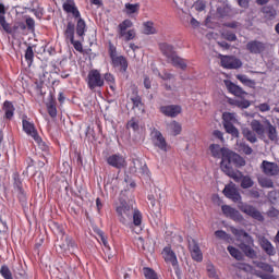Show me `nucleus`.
Listing matches in <instances>:
<instances>
[{"instance_id":"obj_1","label":"nucleus","mask_w":279,"mask_h":279,"mask_svg":"<svg viewBox=\"0 0 279 279\" xmlns=\"http://www.w3.org/2000/svg\"><path fill=\"white\" fill-rule=\"evenodd\" d=\"M231 232L235 236L239 243L238 247L244 256L252 260H256V258H258V253L254 250V238H252V235H250L245 230L236 229L234 227H231Z\"/></svg>"},{"instance_id":"obj_2","label":"nucleus","mask_w":279,"mask_h":279,"mask_svg":"<svg viewBox=\"0 0 279 279\" xmlns=\"http://www.w3.org/2000/svg\"><path fill=\"white\" fill-rule=\"evenodd\" d=\"M241 167H245V159L236 154L234 150L227 149L223 153L222 159L220 161V169L225 172L228 178L234 175L236 173L235 169H241Z\"/></svg>"},{"instance_id":"obj_3","label":"nucleus","mask_w":279,"mask_h":279,"mask_svg":"<svg viewBox=\"0 0 279 279\" xmlns=\"http://www.w3.org/2000/svg\"><path fill=\"white\" fill-rule=\"evenodd\" d=\"M116 213L118 215L120 223H123V226H130V223H132L134 207L130 205V203H128L125 199H119V204L116 207Z\"/></svg>"},{"instance_id":"obj_4","label":"nucleus","mask_w":279,"mask_h":279,"mask_svg":"<svg viewBox=\"0 0 279 279\" xmlns=\"http://www.w3.org/2000/svg\"><path fill=\"white\" fill-rule=\"evenodd\" d=\"M87 86L89 90H97V88H104L105 82L101 72L97 69H93L87 74Z\"/></svg>"},{"instance_id":"obj_5","label":"nucleus","mask_w":279,"mask_h":279,"mask_svg":"<svg viewBox=\"0 0 279 279\" xmlns=\"http://www.w3.org/2000/svg\"><path fill=\"white\" fill-rule=\"evenodd\" d=\"M65 40H69L73 45L75 51L82 53L84 48L82 41L75 40V23L72 21L68 22L65 31L63 32Z\"/></svg>"},{"instance_id":"obj_6","label":"nucleus","mask_w":279,"mask_h":279,"mask_svg":"<svg viewBox=\"0 0 279 279\" xmlns=\"http://www.w3.org/2000/svg\"><path fill=\"white\" fill-rule=\"evenodd\" d=\"M13 190L17 193L19 202L22 206H25L27 204V193L25 192V189H23V181L17 172L13 173Z\"/></svg>"},{"instance_id":"obj_7","label":"nucleus","mask_w":279,"mask_h":279,"mask_svg":"<svg viewBox=\"0 0 279 279\" xmlns=\"http://www.w3.org/2000/svg\"><path fill=\"white\" fill-rule=\"evenodd\" d=\"M238 208L241 210V213H244V215L252 217V219H255L256 221H265L263 214L257 210L256 207L248 205L247 203H240Z\"/></svg>"},{"instance_id":"obj_8","label":"nucleus","mask_w":279,"mask_h":279,"mask_svg":"<svg viewBox=\"0 0 279 279\" xmlns=\"http://www.w3.org/2000/svg\"><path fill=\"white\" fill-rule=\"evenodd\" d=\"M22 128L25 134L31 136L35 143H40V135L38 134V130L36 129L34 122H29V120H27V116H23Z\"/></svg>"},{"instance_id":"obj_9","label":"nucleus","mask_w":279,"mask_h":279,"mask_svg":"<svg viewBox=\"0 0 279 279\" xmlns=\"http://www.w3.org/2000/svg\"><path fill=\"white\" fill-rule=\"evenodd\" d=\"M222 193L225 197L231 199L232 202H234V204H243V202H241V193H239V190L236 189V185L234 183L226 185Z\"/></svg>"},{"instance_id":"obj_10","label":"nucleus","mask_w":279,"mask_h":279,"mask_svg":"<svg viewBox=\"0 0 279 279\" xmlns=\"http://www.w3.org/2000/svg\"><path fill=\"white\" fill-rule=\"evenodd\" d=\"M229 178L234 180V182H241L240 186L241 189H252L254 186V180H252L251 175H245L243 172L236 170L233 174H231Z\"/></svg>"},{"instance_id":"obj_11","label":"nucleus","mask_w":279,"mask_h":279,"mask_svg":"<svg viewBox=\"0 0 279 279\" xmlns=\"http://www.w3.org/2000/svg\"><path fill=\"white\" fill-rule=\"evenodd\" d=\"M0 29H3L5 34H10L11 36H16V34L25 32L27 26L23 22H16L13 26H10V23L7 21L0 25Z\"/></svg>"},{"instance_id":"obj_12","label":"nucleus","mask_w":279,"mask_h":279,"mask_svg":"<svg viewBox=\"0 0 279 279\" xmlns=\"http://www.w3.org/2000/svg\"><path fill=\"white\" fill-rule=\"evenodd\" d=\"M129 171L133 175H147L149 168H147V165L141 161V159H133Z\"/></svg>"},{"instance_id":"obj_13","label":"nucleus","mask_w":279,"mask_h":279,"mask_svg":"<svg viewBox=\"0 0 279 279\" xmlns=\"http://www.w3.org/2000/svg\"><path fill=\"white\" fill-rule=\"evenodd\" d=\"M159 112L163 114V117H168L169 119H175L179 114H182V106L180 105H166L159 108Z\"/></svg>"},{"instance_id":"obj_14","label":"nucleus","mask_w":279,"mask_h":279,"mask_svg":"<svg viewBox=\"0 0 279 279\" xmlns=\"http://www.w3.org/2000/svg\"><path fill=\"white\" fill-rule=\"evenodd\" d=\"M107 165L109 167H113V169H125L128 167V161H125V157L121 154H113L107 157Z\"/></svg>"},{"instance_id":"obj_15","label":"nucleus","mask_w":279,"mask_h":279,"mask_svg":"<svg viewBox=\"0 0 279 279\" xmlns=\"http://www.w3.org/2000/svg\"><path fill=\"white\" fill-rule=\"evenodd\" d=\"M220 62L223 69H241L243 66L241 59L233 56H223Z\"/></svg>"},{"instance_id":"obj_16","label":"nucleus","mask_w":279,"mask_h":279,"mask_svg":"<svg viewBox=\"0 0 279 279\" xmlns=\"http://www.w3.org/2000/svg\"><path fill=\"white\" fill-rule=\"evenodd\" d=\"M151 141L155 147H158L161 151H167V140L159 130L151 131Z\"/></svg>"},{"instance_id":"obj_17","label":"nucleus","mask_w":279,"mask_h":279,"mask_svg":"<svg viewBox=\"0 0 279 279\" xmlns=\"http://www.w3.org/2000/svg\"><path fill=\"white\" fill-rule=\"evenodd\" d=\"M260 169L265 175L268 178H274L279 174L278 163L264 160L262 162Z\"/></svg>"},{"instance_id":"obj_18","label":"nucleus","mask_w":279,"mask_h":279,"mask_svg":"<svg viewBox=\"0 0 279 279\" xmlns=\"http://www.w3.org/2000/svg\"><path fill=\"white\" fill-rule=\"evenodd\" d=\"M130 63L128 62V58L124 56H118L111 59V66L117 69L120 73H128V66Z\"/></svg>"},{"instance_id":"obj_19","label":"nucleus","mask_w":279,"mask_h":279,"mask_svg":"<svg viewBox=\"0 0 279 279\" xmlns=\"http://www.w3.org/2000/svg\"><path fill=\"white\" fill-rule=\"evenodd\" d=\"M189 250H190L191 257L196 263H202V260H204V254H202V248H199V244H197V241L195 240L189 241Z\"/></svg>"},{"instance_id":"obj_20","label":"nucleus","mask_w":279,"mask_h":279,"mask_svg":"<svg viewBox=\"0 0 279 279\" xmlns=\"http://www.w3.org/2000/svg\"><path fill=\"white\" fill-rule=\"evenodd\" d=\"M62 8L66 14H72L75 21H77V19H82V13H80V9H77L74 0H66V2L63 3Z\"/></svg>"},{"instance_id":"obj_21","label":"nucleus","mask_w":279,"mask_h":279,"mask_svg":"<svg viewBox=\"0 0 279 279\" xmlns=\"http://www.w3.org/2000/svg\"><path fill=\"white\" fill-rule=\"evenodd\" d=\"M267 49L265 46V43L258 41V40H251L246 44V51L258 56L259 53H263Z\"/></svg>"},{"instance_id":"obj_22","label":"nucleus","mask_w":279,"mask_h":279,"mask_svg":"<svg viewBox=\"0 0 279 279\" xmlns=\"http://www.w3.org/2000/svg\"><path fill=\"white\" fill-rule=\"evenodd\" d=\"M158 47L162 56H165V58L167 59V62L178 53L175 51V47H173V45L171 44L160 43L158 44Z\"/></svg>"},{"instance_id":"obj_23","label":"nucleus","mask_w":279,"mask_h":279,"mask_svg":"<svg viewBox=\"0 0 279 279\" xmlns=\"http://www.w3.org/2000/svg\"><path fill=\"white\" fill-rule=\"evenodd\" d=\"M162 256L166 263H170L172 267L178 266V256L175 255V252L171 248V246H165L162 250Z\"/></svg>"},{"instance_id":"obj_24","label":"nucleus","mask_w":279,"mask_h":279,"mask_svg":"<svg viewBox=\"0 0 279 279\" xmlns=\"http://www.w3.org/2000/svg\"><path fill=\"white\" fill-rule=\"evenodd\" d=\"M225 85L231 95H234L235 97H245L247 93L241 88V86L232 83V81H225Z\"/></svg>"},{"instance_id":"obj_25","label":"nucleus","mask_w":279,"mask_h":279,"mask_svg":"<svg viewBox=\"0 0 279 279\" xmlns=\"http://www.w3.org/2000/svg\"><path fill=\"white\" fill-rule=\"evenodd\" d=\"M265 134H267V137L269 141L276 142L278 141V130L269 120H265Z\"/></svg>"},{"instance_id":"obj_26","label":"nucleus","mask_w":279,"mask_h":279,"mask_svg":"<svg viewBox=\"0 0 279 279\" xmlns=\"http://www.w3.org/2000/svg\"><path fill=\"white\" fill-rule=\"evenodd\" d=\"M76 29V36H78V38H82V40H84V36H86V32H88V28L86 26V21H84V19L78 17L76 20V28L74 25V32Z\"/></svg>"},{"instance_id":"obj_27","label":"nucleus","mask_w":279,"mask_h":279,"mask_svg":"<svg viewBox=\"0 0 279 279\" xmlns=\"http://www.w3.org/2000/svg\"><path fill=\"white\" fill-rule=\"evenodd\" d=\"M259 245L262 250L265 251V254H267V256H276V248L274 247L271 242L267 240V238H262L259 240Z\"/></svg>"},{"instance_id":"obj_28","label":"nucleus","mask_w":279,"mask_h":279,"mask_svg":"<svg viewBox=\"0 0 279 279\" xmlns=\"http://www.w3.org/2000/svg\"><path fill=\"white\" fill-rule=\"evenodd\" d=\"M167 62L169 64H172V66H175V69H181L182 71H186V66H187L186 60L178 56V52Z\"/></svg>"},{"instance_id":"obj_29","label":"nucleus","mask_w":279,"mask_h":279,"mask_svg":"<svg viewBox=\"0 0 279 279\" xmlns=\"http://www.w3.org/2000/svg\"><path fill=\"white\" fill-rule=\"evenodd\" d=\"M209 151L213 156V158H221L223 159V154L228 151L227 147H221L219 144H211L209 146Z\"/></svg>"},{"instance_id":"obj_30","label":"nucleus","mask_w":279,"mask_h":279,"mask_svg":"<svg viewBox=\"0 0 279 279\" xmlns=\"http://www.w3.org/2000/svg\"><path fill=\"white\" fill-rule=\"evenodd\" d=\"M2 110L4 112V119H8L9 121H12L14 117V111L16 108H14V105L12 101L5 100L2 106Z\"/></svg>"},{"instance_id":"obj_31","label":"nucleus","mask_w":279,"mask_h":279,"mask_svg":"<svg viewBox=\"0 0 279 279\" xmlns=\"http://www.w3.org/2000/svg\"><path fill=\"white\" fill-rule=\"evenodd\" d=\"M251 130H253L259 138L265 136L266 124L260 123L259 120H252Z\"/></svg>"},{"instance_id":"obj_32","label":"nucleus","mask_w":279,"mask_h":279,"mask_svg":"<svg viewBox=\"0 0 279 279\" xmlns=\"http://www.w3.org/2000/svg\"><path fill=\"white\" fill-rule=\"evenodd\" d=\"M262 14L266 21H274L276 16L278 15V12L276 9L271 5H266L262 8Z\"/></svg>"},{"instance_id":"obj_33","label":"nucleus","mask_w":279,"mask_h":279,"mask_svg":"<svg viewBox=\"0 0 279 279\" xmlns=\"http://www.w3.org/2000/svg\"><path fill=\"white\" fill-rule=\"evenodd\" d=\"M134 23H132V20H124L122 23L118 25V34L119 36H125V32L130 29V27H133Z\"/></svg>"},{"instance_id":"obj_34","label":"nucleus","mask_w":279,"mask_h":279,"mask_svg":"<svg viewBox=\"0 0 279 279\" xmlns=\"http://www.w3.org/2000/svg\"><path fill=\"white\" fill-rule=\"evenodd\" d=\"M242 135L248 141V143H257L258 137H256V133L250 128L242 129Z\"/></svg>"},{"instance_id":"obj_35","label":"nucleus","mask_w":279,"mask_h":279,"mask_svg":"<svg viewBox=\"0 0 279 279\" xmlns=\"http://www.w3.org/2000/svg\"><path fill=\"white\" fill-rule=\"evenodd\" d=\"M235 77L241 84H244V86H247L248 88H254L256 86V81L247 78V75L245 74H238Z\"/></svg>"},{"instance_id":"obj_36","label":"nucleus","mask_w":279,"mask_h":279,"mask_svg":"<svg viewBox=\"0 0 279 279\" xmlns=\"http://www.w3.org/2000/svg\"><path fill=\"white\" fill-rule=\"evenodd\" d=\"M143 27H144V34L146 36H151L154 34H158V29H156V27L154 26V22L148 21V22H144L143 23Z\"/></svg>"},{"instance_id":"obj_37","label":"nucleus","mask_w":279,"mask_h":279,"mask_svg":"<svg viewBox=\"0 0 279 279\" xmlns=\"http://www.w3.org/2000/svg\"><path fill=\"white\" fill-rule=\"evenodd\" d=\"M125 8V14H128L129 16H132V14H138V12L141 11V4L140 3H125L124 5Z\"/></svg>"},{"instance_id":"obj_38","label":"nucleus","mask_w":279,"mask_h":279,"mask_svg":"<svg viewBox=\"0 0 279 279\" xmlns=\"http://www.w3.org/2000/svg\"><path fill=\"white\" fill-rule=\"evenodd\" d=\"M223 128H225L227 134H231V136H233V138H239V129H236V126H234V124L223 123Z\"/></svg>"},{"instance_id":"obj_39","label":"nucleus","mask_w":279,"mask_h":279,"mask_svg":"<svg viewBox=\"0 0 279 279\" xmlns=\"http://www.w3.org/2000/svg\"><path fill=\"white\" fill-rule=\"evenodd\" d=\"M227 250H228L230 256L235 258V260H243V253L239 248H236L234 246H228Z\"/></svg>"},{"instance_id":"obj_40","label":"nucleus","mask_w":279,"mask_h":279,"mask_svg":"<svg viewBox=\"0 0 279 279\" xmlns=\"http://www.w3.org/2000/svg\"><path fill=\"white\" fill-rule=\"evenodd\" d=\"M104 82L109 85V88H111L113 92L116 90L117 82L114 80V75L112 73H105L104 75Z\"/></svg>"},{"instance_id":"obj_41","label":"nucleus","mask_w":279,"mask_h":279,"mask_svg":"<svg viewBox=\"0 0 279 279\" xmlns=\"http://www.w3.org/2000/svg\"><path fill=\"white\" fill-rule=\"evenodd\" d=\"M172 136H179V134H182V124H180L178 121H172L169 125Z\"/></svg>"},{"instance_id":"obj_42","label":"nucleus","mask_w":279,"mask_h":279,"mask_svg":"<svg viewBox=\"0 0 279 279\" xmlns=\"http://www.w3.org/2000/svg\"><path fill=\"white\" fill-rule=\"evenodd\" d=\"M24 58H25L28 66H32V64L34 63V47L33 46H28L26 48Z\"/></svg>"},{"instance_id":"obj_43","label":"nucleus","mask_w":279,"mask_h":279,"mask_svg":"<svg viewBox=\"0 0 279 279\" xmlns=\"http://www.w3.org/2000/svg\"><path fill=\"white\" fill-rule=\"evenodd\" d=\"M215 236L216 239H220V241H226V243H230V241H232V236L223 230L215 231Z\"/></svg>"},{"instance_id":"obj_44","label":"nucleus","mask_w":279,"mask_h":279,"mask_svg":"<svg viewBox=\"0 0 279 279\" xmlns=\"http://www.w3.org/2000/svg\"><path fill=\"white\" fill-rule=\"evenodd\" d=\"M0 275L3 279H14V276L12 275V270H10V267L8 265H2L0 268Z\"/></svg>"},{"instance_id":"obj_45","label":"nucleus","mask_w":279,"mask_h":279,"mask_svg":"<svg viewBox=\"0 0 279 279\" xmlns=\"http://www.w3.org/2000/svg\"><path fill=\"white\" fill-rule=\"evenodd\" d=\"M132 219H133L134 226L136 227L141 226V223H143V214H141V210L138 209L133 210Z\"/></svg>"},{"instance_id":"obj_46","label":"nucleus","mask_w":279,"mask_h":279,"mask_svg":"<svg viewBox=\"0 0 279 279\" xmlns=\"http://www.w3.org/2000/svg\"><path fill=\"white\" fill-rule=\"evenodd\" d=\"M119 38H123L125 43H130V40H134L136 38V31L129 29L124 32V35H119Z\"/></svg>"},{"instance_id":"obj_47","label":"nucleus","mask_w":279,"mask_h":279,"mask_svg":"<svg viewBox=\"0 0 279 279\" xmlns=\"http://www.w3.org/2000/svg\"><path fill=\"white\" fill-rule=\"evenodd\" d=\"M258 183L262 189H274V181L271 179L262 178L258 179Z\"/></svg>"},{"instance_id":"obj_48","label":"nucleus","mask_w":279,"mask_h":279,"mask_svg":"<svg viewBox=\"0 0 279 279\" xmlns=\"http://www.w3.org/2000/svg\"><path fill=\"white\" fill-rule=\"evenodd\" d=\"M222 121L223 123H236V117L234 113L225 112L222 113Z\"/></svg>"},{"instance_id":"obj_49","label":"nucleus","mask_w":279,"mask_h":279,"mask_svg":"<svg viewBox=\"0 0 279 279\" xmlns=\"http://www.w3.org/2000/svg\"><path fill=\"white\" fill-rule=\"evenodd\" d=\"M47 110L49 117H51L52 119H56V117H58V109L56 108L54 101L49 102V105L47 106Z\"/></svg>"},{"instance_id":"obj_50","label":"nucleus","mask_w":279,"mask_h":279,"mask_svg":"<svg viewBox=\"0 0 279 279\" xmlns=\"http://www.w3.org/2000/svg\"><path fill=\"white\" fill-rule=\"evenodd\" d=\"M134 130V132H137V130H140V125H138V120H136V118H132L131 120L128 121L126 123V130Z\"/></svg>"},{"instance_id":"obj_51","label":"nucleus","mask_w":279,"mask_h":279,"mask_svg":"<svg viewBox=\"0 0 279 279\" xmlns=\"http://www.w3.org/2000/svg\"><path fill=\"white\" fill-rule=\"evenodd\" d=\"M144 276L146 279H158V274L151 268H144Z\"/></svg>"},{"instance_id":"obj_52","label":"nucleus","mask_w":279,"mask_h":279,"mask_svg":"<svg viewBox=\"0 0 279 279\" xmlns=\"http://www.w3.org/2000/svg\"><path fill=\"white\" fill-rule=\"evenodd\" d=\"M25 23V26L28 29V32H36V21H34L33 17H26Z\"/></svg>"},{"instance_id":"obj_53","label":"nucleus","mask_w":279,"mask_h":279,"mask_svg":"<svg viewBox=\"0 0 279 279\" xmlns=\"http://www.w3.org/2000/svg\"><path fill=\"white\" fill-rule=\"evenodd\" d=\"M222 38H225V40H228L229 43H234L236 41V34L231 31H227L222 33Z\"/></svg>"},{"instance_id":"obj_54","label":"nucleus","mask_w":279,"mask_h":279,"mask_svg":"<svg viewBox=\"0 0 279 279\" xmlns=\"http://www.w3.org/2000/svg\"><path fill=\"white\" fill-rule=\"evenodd\" d=\"M131 101L133 104V108H138L143 106V98L138 95V92L135 93V96L131 97Z\"/></svg>"},{"instance_id":"obj_55","label":"nucleus","mask_w":279,"mask_h":279,"mask_svg":"<svg viewBox=\"0 0 279 279\" xmlns=\"http://www.w3.org/2000/svg\"><path fill=\"white\" fill-rule=\"evenodd\" d=\"M240 151H242L243 154H245V156H252L254 149H252L250 147V145H247L246 143H240Z\"/></svg>"},{"instance_id":"obj_56","label":"nucleus","mask_w":279,"mask_h":279,"mask_svg":"<svg viewBox=\"0 0 279 279\" xmlns=\"http://www.w3.org/2000/svg\"><path fill=\"white\" fill-rule=\"evenodd\" d=\"M108 53H109V57L111 60L118 57L117 56V46H114V44H112V41L108 43Z\"/></svg>"},{"instance_id":"obj_57","label":"nucleus","mask_w":279,"mask_h":279,"mask_svg":"<svg viewBox=\"0 0 279 279\" xmlns=\"http://www.w3.org/2000/svg\"><path fill=\"white\" fill-rule=\"evenodd\" d=\"M229 219H232L233 221H243V216L239 210L233 209V211H231V216L229 217Z\"/></svg>"},{"instance_id":"obj_58","label":"nucleus","mask_w":279,"mask_h":279,"mask_svg":"<svg viewBox=\"0 0 279 279\" xmlns=\"http://www.w3.org/2000/svg\"><path fill=\"white\" fill-rule=\"evenodd\" d=\"M5 4L0 3V26L3 25L5 21Z\"/></svg>"},{"instance_id":"obj_59","label":"nucleus","mask_w":279,"mask_h":279,"mask_svg":"<svg viewBox=\"0 0 279 279\" xmlns=\"http://www.w3.org/2000/svg\"><path fill=\"white\" fill-rule=\"evenodd\" d=\"M259 267L263 269V271H266L267 274H274V266L267 263H260Z\"/></svg>"},{"instance_id":"obj_60","label":"nucleus","mask_w":279,"mask_h":279,"mask_svg":"<svg viewBox=\"0 0 279 279\" xmlns=\"http://www.w3.org/2000/svg\"><path fill=\"white\" fill-rule=\"evenodd\" d=\"M29 12H32L39 21L45 16L43 9H29Z\"/></svg>"},{"instance_id":"obj_61","label":"nucleus","mask_w":279,"mask_h":279,"mask_svg":"<svg viewBox=\"0 0 279 279\" xmlns=\"http://www.w3.org/2000/svg\"><path fill=\"white\" fill-rule=\"evenodd\" d=\"M221 210H222L225 216L230 217L232 215L234 208H232V207H230L228 205H222L221 206Z\"/></svg>"},{"instance_id":"obj_62","label":"nucleus","mask_w":279,"mask_h":279,"mask_svg":"<svg viewBox=\"0 0 279 279\" xmlns=\"http://www.w3.org/2000/svg\"><path fill=\"white\" fill-rule=\"evenodd\" d=\"M257 109L259 110V112H269L271 110V107L269 106V104L263 102L257 106Z\"/></svg>"},{"instance_id":"obj_63","label":"nucleus","mask_w":279,"mask_h":279,"mask_svg":"<svg viewBox=\"0 0 279 279\" xmlns=\"http://www.w3.org/2000/svg\"><path fill=\"white\" fill-rule=\"evenodd\" d=\"M213 136H215V138H218V141H220V143H226V138H223V132H221V131L215 130L213 132Z\"/></svg>"},{"instance_id":"obj_64","label":"nucleus","mask_w":279,"mask_h":279,"mask_svg":"<svg viewBox=\"0 0 279 279\" xmlns=\"http://www.w3.org/2000/svg\"><path fill=\"white\" fill-rule=\"evenodd\" d=\"M207 274H208L209 278H217V270L215 269V266L208 265Z\"/></svg>"}]
</instances>
